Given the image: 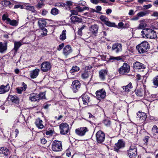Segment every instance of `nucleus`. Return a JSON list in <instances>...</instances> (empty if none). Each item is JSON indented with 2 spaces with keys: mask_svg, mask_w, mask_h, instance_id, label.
Returning a JSON list of instances; mask_svg holds the SVG:
<instances>
[{
  "mask_svg": "<svg viewBox=\"0 0 158 158\" xmlns=\"http://www.w3.org/2000/svg\"><path fill=\"white\" fill-rule=\"evenodd\" d=\"M149 44L146 41L142 42L136 47V49L140 53H143L147 52V50L149 49Z\"/></svg>",
  "mask_w": 158,
  "mask_h": 158,
  "instance_id": "nucleus-1",
  "label": "nucleus"
},
{
  "mask_svg": "<svg viewBox=\"0 0 158 158\" xmlns=\"http://www.w3.org/2000/svg\"><path fill=\"white\" fill-rule=\"evenodd\" d=\"M60 132L61 134H67L69 130V125L66 123H62L59 125Z\"/></svg>",
  "mask_w": 158,
  "mask_h": 158,
  "instance_id": "nucleus-2",
  "label": "nucleus"
},
{
  "mask_svg": "<svg viewBox=\"0 0 158 158\" xmlns=\"http://www.w3.org/2000/svg\"><path fill=\"white\" fill-rule=\"evenodd\" d=\"M130 70V66L127 63H124L123 65L118 70L119 73L122 75L128 73Z\"/></svg>",
  "mask_w": 158,
  "mask_h": 158,
  "instance_id": "nucleus-3",
  "label": "nucleus"
},
{
  "mask_svg": "<svg viewBox=\"0 0 158 158\" xmlns=\"http://www.w3.org/2000/svg\"><path fill=\"white\" fill-rule=\"evenodd\" d=\"M62 149V146L61 141L57 140L53 141L52 144V149L54 151H60Z\"/></svg>",
  "mask_w": 158,
  "mask_h": 158,
  "instance_id": "nucleus-4",
  "label": "nucleus"
},
{
  "mask_svg": "<svg viewBox=\"0 0 158 158\" xmlns=\"http://www.w3.org/2000/svg\"><path fill=\"white\" fill-rule=\"evenodd\" d=\"M96 140L99 143H101L104 142L105 136L104 133L102 131H99L96 134Z\"/></svg>",
  "mask_w": 158,
  "mask_h": 158,
  "instance_id": "nucleus-5",
  "label": "nucleus"
},
{
  "mask_svg": "<svg viewBox=\"0 0 158 158\" xmlns=\"http://www.w3.org/2000/svg\"><path fill=\"white\" fill-rule=\"evenodd\" d=\"M137 149L134 146L131 145L129 150L128 151V154L131 158H134L137 154Z\"/></svg>",
  "mask_w": 158,
  "mask_h": 158,
  "instance_id": "nucleus-6",
  "label": "nucleus"
},
{
  "mask_svg": "<svg viewBox=\"0 0 158 158\" xmlns=\"http://www.w3.org/2000/svg\"><path fill=\"white\" fill-rule=\"evenodd\" d=\"M51 65L49 62L45 61L43 62L41 65V69L44 72H47L49 70Z\"/></svg>",
  "mask_w": 158,
  "mask_h": 158,
  "instance_id": "nucleus-7",
  "label": "nucleus"
},
{
  "mask_svg": "<svg viewBox=\"0 0 158 158\" xmlns=\"http://www.w3.org/2000/svg\"><path fill=\"white\" fill-rule=\"evenodd\" d=\"M101 20L105 24L108 26L115 27V24L114 23H111L109 21L108 19L105 16L102 15L100 17Z\"/></svg>",
  "mask_w": 158,
  "mask_h": 158,
  "instance_id": "nucleus-8",
  "label": "nucleus"
},
{
  "mask_svg": "<svg viewBox=\"0 0 158 158\" xmlns=\"http://www.w3.org/2000/svg\"><path fill=\"white\" fill-rule=\"evenodd\" d=\"M88 131L87 128L85 127L78 128L75 130L76 134L81 136L84 135Z\"/></svg>",
  "mask_w": 158,
  "mask_h": 158,
  "instance_id": "nucleus-9",
  "label": "nucleus"
},
{
  "mask_svg": "<svg viewBox=\"0 0 158 158\" xmlns=\"http://www.w3.org/2000/svg\"><path fill=\"white\" fill-rule=\"evenodd\" d=\"M104 59L106 60H109L110 61L113 62L114 60H121V58L120 56L117 57H114L112 56H110L108 54L107 55L103 56Z\"/></svg>",
  "mask_w": 158,
  "mask_h": 158,
  "instance_id": "nucleus-10",
  "label": "nucleus"
},
{
  "mask_svg": "<svg viewBox=\"0 0 158 158\" xmlns=\"http://www.w3.org/2000/svg\"><path fill=\"white\" fill-rule=\"evenodd\" d=\"M112 50L118 53L122 51V46L120 44L115 43L113 44L112 47Z\"/></svg>",
  "mask_w": 158,
  "mask_h": 158,
  "instance_id": "nucleus-11",
  "label": "nucleus"
},
{
  "mask_svg": "<svg viewBox=\"0 0 158 158\" xmlns=\"http://www.w3.org/2000/svg\"><path fill=\"white\" fill-rule=\"evenodd\" d=\"M147 38L150 39H155L157 37L156 31L151 29H148Z\"/></svg>",
  "mask_w": 158,
  "mask_h": 158,
  "instance_id": "nucleus-12",
  "label": "nucleus"
},
{
  "mask_svg": "<svg viewBox=\"0 0 158 158\" xmlns=\"http://www.w3.org/2000/svg\"><path fill=\"white\" fill-rule=\"evenodd\" d=\"M125 146V143L122 140H119L118 142L116 143L114 146V149L118 151L119 149L123 148Z\"/></svg>",
  "mask_w": 158,
  "mask_h": 158,
  "instance_id": "nucleus-13",
  "label": "nucleus"
},
{
  "mask_svg": "<svg viewBox=\"0 0 158 158\" xmlns=\"http://www.w3.org/2000/svg\"><path fill=\"white\" fill-rule=\"evenodd\" d=\"M80 83L78 80H76L73 82L72 86L73 92L76 93L77 90L80 87Z\"/></svg>",
  "mask_w": 158,
  "mask_h": 158,
  "instance_id": "nucleus-14",
  "label": "nucleus"
},
{
  "mask_svg": "<svg viewBox=\"0 0 158 158\" xmlns=\"http://www.w3.org/2000/svg\"><path fill=\"white\" fill-rule=\"evenodd\" d=\"M90 94L87 93H85L82 96V100L83 104L86 105L89 102Z\"/></svg>",
  "mask_w": 158,
  "mask_h": 158,
  "instance_id": "nucleus-15",
  "label": "nucleus"
},
{
  "mask_svg": "<svg viewBox=\"0 0 158 158\" xmlns=\"http://www.w3.org/2000/svg\"><path fill=\"white\" fill-rule=\"evenodd\" d=\"M71 47L68 45L66 46L63 49V53L66 56H67L72 52Z\"/></svg>",
  "mask_w": 158,
  "mask_h": 158,
  "instance_id": "nucleus-16",
  "label": "nucleus"
},
{
  "mask_svg": "<svg viewBox=\"0 0 158 158\" xmlns=\"http://www.w3.org/2000/svg\"><path fill=\"white\" fill-rule=\"evenodd\" d=\"M10 88L9 84L6 85H2L0 86V94H2L8 92Z\"/></svg>",
  "mask_w": 158,
  "mask_h": 158,
  "instance_id": "nucleus-17",
  "label": "nucleus"
},
{
  "mask_svg": "<svg viewBox=\"0 0 158 158\" xmlns=\"http://www.w3.org/2000/svg\"><path fill=\"white\" fill-rule=\"evenodd\" d=\"M96 94L98 98H103L106 95V93L104 89H102L97 91Z\"/></svg>",
  "mask_w": 158,
  "mask_h": 158,
  "instance_id": "nucleus-18",
  "label": "nucleus"
},
{
  "mask_svg": "<svg viewBox=\"0 0 158 158\" xmlns=\"http://www.w3.org/2000/svg\"><path fill=\"white\" fill-rule=\"evenodd\" d=\"M29 100L31 102L38 101L40 100L38 94L34 93L31 94L29 96Z\"/></svg>",
  "mask_w": 158,
  "mask_h": 158,
  "instance_id": "nucleus-19",
  "label": "nucleus"
},
{
  "mask_svg": "<svg viewBox=\"0 0 158 158\" xmlns=\"http://www.w3.org/2000/svg\"><path fill=\"white\" fill-rule=\"evenodd\" d=\"M98 26L94 24L91 26L89 28V30L92 33L95 35H96L98 33Z\"/></svg>",
  "mask_w": 158,
  "mask_h": 158,
  "instance_id": "nucleus-20",
  "label": "nucleus"
},
{
  "mask_svg": "<svg viewBox=\"0 0 158 158\" xmlns=\"http://www.w3.org/2000/svg\"><path fill=\"white\" fill-rule=\"evenodd\" d=\"M40 69H36L30 71V76L31 78H36L40 72Z\"/></svg>",
  "mask_w": 158,
  "mask_h": 158,
  "instance_id": "nucleus-21",
  "label": "nucleus"
},
{
  "mask_svg": "<svg viewBox=\"0 0 158 158\" xmlns=\"http://www.w3.org/2000/svg\"><path fill=\"white\" fill-rule=\"evenodd\" d=\"M134 68L136 69H145V66L143 64L138 62H136L133 64Z\"/></svg>",
  "mask_w": 158,
  "mask_h": 158,
  "instance_id": "nucleus-22",
  "label": "nucleus"
},
{
  "mask_svg": "<svg viewBox=\"0 0 158 158\" xmlns=\"http://www.w3.org/2000/svg\"><path fill=\"white\" fill-rule=\"evenodd\" d=\"M137 118L142 121H144L147 118L146 114L144 112H139L137 114Z\"/></svg>",
  "mask_w": 158,
  "mask_h": 158,
  "instance_id": "nucleus-23",
  "label": "nucleus"
},
{
  "mask_svg": "<svg viewBox=\"0 0 158 158\" xmlns=\"http://www.w3.org/2000/svg\"><path fill=\"white\" fill-rule=\"evenodd\" d=\"M107 74V71L105 69H102L99 72V77L100 79L104 81L105 79V76Z\"/></svg>",
  "mask_w": 158,
  "mask_h": 158,
  "instance_id": "nucleus-24",
  "label": "nucleus"
},
{
  "mask_svg": "<svg viewBox=\"0 0 158 158\" xmlns=\"http://www.w3.org/2000/svg\"><path fill=\"white\" fill-rule=\"evenodd\" d=\"M7 49V43H3L0 42V52L2 53L6 51Z\"/></svg>",
  "mask_w": 158,
  "mask_h": 158,
  "instance_id": "nucleus-25",
  "label": "nucleus"
},
{
  "mask_svg": "<svg viewBox=\"0 0 158 158\" xmlns=\"http://www.w3.org/2000/svg\"><path fill=\"white\" fill-rule=\"evenodd\" d=\"M42 122L43 121L42 120L38 118L36 119L35 123L38 128L40 129H42L44 127V126L42 123Z\"/></svg>",
  "mask_w": 158,
  "mask_h": 158,
  "instance_id": "nucleus-26",
  "label": "nucleus"
},
{
  "mask_svg": "<svg viewBox=\"0 0 158 158\" xmlns=\"http://www.w3.org/2000/svg\"><path fill=\"white\" fill-rule=\"evenodd\" d=\"M145 93L144 90L143 89L140 88L139 89L135 91L136 94L138 97H143Z\"/></svg>",
  "mask_w": 158,
  "mask_h": 158,
  "instance_id": "nucleus-27",
  "label": "nucleus"
},
{
  "mask_svg": "<svg viewBox=\"0 0 158 158\" xmlns=\"http://www.w3.org/2000/svg\"><path fill=\"white\" fill-rule=\"evenodd\" d=\"M44 0H38L37 1L38 3L35 6V7L38 9L43 7L44 5Z\"/></svg>",
  "mask_w": 158,
  "mask_h": 158,
  "instance_id": "nucleus-28",
  "label": "nucleus"
},
{
  "mask_svg": "<svg viewBox=\"0 0 158 158\" xmlns=\"http://www.w3.org/2000/svg\"><path fill=\"white\" fill-rule=\"evenodd\" d=\"M8 98L12 102L15 103H19V99L15 96L9 95Z\"/></svg>",
  "mask_w": 158,
  "mask_h": 158,
  "instance_id": "nucleus-29",
  "label": "nucleus"
},
{
  "mask_svg": "<svg viewBox=\"0 0 158 158\" xmlns=\"http://www.w3.org/2000/svg\"><path fill=\"white\" fill-rule=\"evenodd\" d=\"M38 24L40 27H45L47 24L46 21L44 19H40L38 21Z\"/></svg>",
  "mask_w": 158,
  "mask_h": 158,
  "instance_id": "nucleus-30",
  "label": "nucleus"
},
{
  "mask_svg": "<svg viewBox=\"0 0 158 158\" xmlns=\"http://www.w3.org/2000/svg\"><path fill=\"white\" fill-rule=\"evenodd\" d=\"M0 153L4 154L5 156H7L9 153V151L7 148H6L2 147L0 149Z\"/></svg>",
  "mask_w": 158,
  "mask_h": 158,
  "instance_id": "nucleus-31",
  "label": "nucleus"
},
{
  "mask_svg": "<svg viewBox=\"0 0 158 158\" xmlns=\"http://www.w3.org/2000/svg\"><path fill=\"white\" fill-rule=\"evenodd\" d=\"M70 19L71 20V21L73 22H81L82 21V19L81 18L75 16H72L70 18Z\"/></svg>",
  "mask_w": 158,
  "mask_h": 158,
  "instance_id": "nucleus-32",
  "label": "nucleus"
},
{
  "mask_svg": "<svg viewBox=\"0 0 158 158\" xmlns=\"http://www.w3.org/2000/svg\"><path fill=\"white\" fill-rule=\"evenodd\" d=\"M14 44V47L13 50L15 51V52H16L19 48L22 45V44L20 42H15Z\"/></svg>",
  "mask_w": 158,
  "mask_h": 158,
  "instance_id": "nucleus-33",
  "label": "nucleus"
},
{
  "mask_svg": "<svg viewBox=\"0 0 158 158\" xmlns=\"http://www.w3.org/2000/svg\"><path fill=\"white\" fill-rule=\"evenodd\" d=\"M150 12V11L149 10H147L144 11H141L138 13L137 14V15L139 17H143L149 14Z\"/></svg>",
  "mask_w": 158,
  "mask_h": 158,
  "instance_id": "nucleus-34",
  "label": "nucleus"
},
{
  "mask_svg": "<svg viewBox=\"0 0 158 158\" xmlns=\"http://www.w3.org/2000/svg\"><path fill=\"white\" fill-rule=\"evenodd\" d=\"M122 88L125 91L129 92L132 88V85L131 83L130 82L128 85L123 86Z\"/></svg>",
  "mask_w": 158,
  "mask_h": 158,
  "instance_id": "nucleus-35",
  "label": "nucleus"
},
{
  "mask_svg": "<svg viewBox=\"0 0 158 158\" xmlns=\"http://www.w3.org/2000/svg\"><path fill=\"white\" fill-rule=\"evenodd\" d=\"M7 23L11 25L16 26L18 24V22L15 20H11L10 19H7Z\"/></svg>",
  "mask_w": 158,
  "mask_h": 158,
  "instance_id": "nucleus-36",
  "label": "nucleus"
},
{
  "mask_svg": "<svg viewBox=\"0 0 158 158\" xmlns=\"http://www.w3.org/2000/svg\"><path fill=\"white\" fill-rule=\"evenodd\" d=\"M66 31L65 30H63L62 33L60 35V39L61 40H64L66 39Z\"/></svg>",
  "mask_w": 158,
  "mask_h": 158,
  "instance_id": "nucleus-37",
  "label": "nucleus"
},
{
  "mask_svg": "<svg viewBox=\"0 0 158 158\" xmlns=\"http://www.w3.org/2000/svg\"><path fill=\"white\" fill-rule=\"evenodd\" d=\"M0 4L4 6H7L11 5V3L8 0L2 1L0 2Z\"/></svg>",
  "mask_w": 158,
  "mask_h": 158,
  "instance_id": "nucleus-38",
  "label": "nucleus"
},
{
  "mask_svg": "<svg viewBox=\"0 0 158 158\" xmlns=\"http://www.w3.org/2000/svg\"><path fill=\"white\" fill-rule=\"evenodd\" d=\"M89 71L85 70L84 72L81 75V77L83 79L87 78L89 76Z\"/></svg>",
  "mask_w": 158,
  "mask_h": 158,
  "instance_id": "nucleus-39",
  "label": "nucleus"
},
{
  "mask_svg": "<svg viewBox=\"0 0 158 158\" xmlns=\"http://www.w3.org/2000/svg\"><path fill=\"white\" fill-rule=\"evenodd\" d=\"M153 83L154 87L156 88L158 87V76H156L154 78Z\"/></svg>",
  "mask_w": 158,
  "mask_h": 158,
  "instance_id": "nucleus-40",
  "label": "nucleus"
},
{
  "mask_svg": "<svg viewBox=\"0 0 158 158\" xmlns=\"http://www.w3.org/2000/svg\"><path fill=\"white\" fill-rule=\"evenodd\" d=\"M59 12V10L56 8H53L51 10V13L53 15H57Z\"/></svg>",
  "mask_w": 158,
  "mask_h": 158,
  "instance_id": "nucleus-41",
  "label": "nucleus"
},
{
  "mask_svg": "<svg viewBox=\"0 0 158 158\" xmlns=\"http://www.w3.org/2000/svg\"><path fill=\"white\" fill-rule=\"evenodd\" d=\"M80 69L79 67L77 66H74L72 67V69L70 70L71 73H73L75 72L78 71Z\"/></svg>",
  "mask_w": 158,
  "mask_h": 158,
  "instance_id": "nucleus-42",
  "label": "nucleus"
},
{
  "mask_svg": "<svg viewBox=\"0 0 158 158\" xmlns=\"http://www.w3.org/2000/svg\"><path fill=\"white\" fill-rule=\"evenodd\" d=\"M25 9L27 10H29L31 11L32 12H35V10L34 7L33 6H26Z\"/></svg>",
  "mask_w": 158,
  "mask_h": 158,
  "instance_id": "nucleus-43",
  "label": "nucleus"
},
{
  "mask_svg": "<svg viewBox=\"0 0 158 158\" xmlns=\"http://www.w3.org/2000/svg\"><path fill=\"white\" fill-rule=\"evenodd\" d=\"M66 5V4L62 2H58L55 3L54 4L55 6L61 7H64Z\"/></svg>",
  "mask_w": 158,
  "mask_h": 158,
  "instance_id": "nucleus-44",
  "label": "nucleus"
},
{
  "mask_svg": "<svg viewBox=\"0 0 158 158\" xmlns=\"http://www.w3.org/2000/svg\"><path fill=\"white\" fill-rule=\"evenodd\" d=\"M152 131L154 135H155L156 133H158V128L156 125H154L153 126Z\"/></svg>",
  "mask_w": 158,
  "mask_h": 158,
  "instance_id": "nucleus-45",
  "label": "nucleus"
},
{
  "mask_svg": "<svg viewBox=\"0 0 158 158\" xmlns=\"http://www.w3.org/2000/svg\"><path fill=\"white\" fill-rule=\"evenodd\" d=\"M40 100V99H43L45 98V92L40 93L38 94Z\"/></svg>",
  "mask_w": 158,
  "mask_h": 158,
  "instance_id": "nucleus-46",
  "label": "nucleus"
},
{
  "mask_svg": "<svg viewBox=\"0 0 158 158\" xmlns=\"http://www.w3.org/2000/svg\"><path fill=\"white\" fill-rule=\"evenodd\" d=\"M16 90L17 93L19 94H21L22 93V91H23V88H22V87H20L16 88Z\"/></svg>",
  "mask_w": 158,
  "mask_h": 158,
  "instance_id": "nucleus-47",
  "label": "nucleus"
},
{
  "mask_svg": "<svg viewBox=\"0 0 158 158\" xmlns=\"http://www.w3.org/2000/svg\"><path fill=\"white\" fill-rule=\"evenodd\" d=\"M47 30L45 28H44L42 30V33H41V35L46 36L47 35Z\"/></svg>",
  "mask_w": 158,
  "mask_h": 158,
  "instance_id": "nucleus-48",
  "label": "nucleus"
},
{
  "mask_svg": "<svg viewBox=\"0 0 158 158\" xmlns=\"http://www.w3.org/2000/svg\"><path fill=\"white\" fill-rule=\"evenodd\" d=\"M104 123L107 126H109L111 124V122L109 120H106L104 121Z\"/></svg>",
  "mask_w": 158,
  "mask_h": 158,
  "instance_id": "nucleus-49",
  "label": "nucleus"
},
{
  "mask_svg": "<svg viewBox=\"0 0 158 158\" xmlns=\"http://www.w3.org/2000/svg\"><path fill=\"white\" fill-rule=\"evenodd\" d=\"M148 29H144L141 31L142 35H144L146 37H147V35L148 32Z\"/></svg>",
  "mask_w": 158,
  "mask_h": 158,
  "instance_id": "nucleus-50",
  "label": "nucleus"
},
{
  "mask_svg": "<svg viewBox=\"0 0 158 158\" xmlns=\"http://www.w3.org/2000/svg\"><path fill=\"white\" fill-rule=\"evenodd\" d=\"M64 46V43H62L61 44L59 45L58 47L57 48V50L58 51H60L62 48Z\"/></svg>",
  "mask_w": 158,
  "mask_h": 158,
  "instance_id": "nucleus-51",
  "label": "nucleus"
},
{
  "mask_svg": "<svg viewBox=\"0 0 158 158\" xmlns=\"http://www.w3.org/2000/svg\"><path fill=\"white\" fill-rule=\"evenodd\" d=\"M20 8L21 9H23V6L22 5H15L14 7V8L15 9L18 8Z\"/></svg>",
  "mask_w": 158,
  "mask_h": 158,
  "instance_id": "nucleus-52",
  "label": "nucleus"
},
{
  "mask_svg": "<svg viewBox=\"0 0 158 158\" xmlns=\"http://www.w3.org/2000/svg\"><path fill=\"white\" fill-rule=\"evenodd\" d=\"M118 26L120 28H125V26H124V24L122 22H120V23H118Z\"/></svg>",
  "mask_w": 158,
  "mask_h": 158,
  "instance_id": "nucleus-53",
  "label": "nucleus"
},
{
  "mask_svg": "<svg viewBox=\"0 0 158 158\" xmlns=\"http://www.w3.org/2000/svg\"><path fill=\"white\" fill-rule=\"evenodd\" d=\"M76 8L79 12H81L83 11V8L79 6H77Z\"/></svg>",
  "mask_w": 158,
  "mask_h": 158,
  "instance_id": "nucleus-54",
  "label": "nucleus"
},
{
  "mask_svg": "<svg viewBox=\"0 0 158 158\" xmlns=\"http://www.w3.org/2000/svg\"><path fill=\"white\" fill-rule=\"evenodd\" d=\"M47 142L46 140L44 138L41 139V143L43 144H45Z\"/></svg>",
  "mask_w": 158,
  "mask_h": 158,
  "instance_id": "nucleus-55",
  "label": "nucleus"
},
{
  "mask_svg": "<svg viewBox=\"0 0 158 158\" xmlns=\"http://www.w3.org/2000/svg\"><path fill=\"white\" fill-rule=\"evenodd\" d=\"M152 6V5L151 4H148L147 5H144L143 7L144 9H148L150 8Z\"/></svg>",
  "mask_w": 158,
  "mask_h": 158,
  "instance_id": "nucleus-56",
  "label": "nucleus"
},
{
  "mask_svg": "<svg viewBox=\"0 0 158 158\" xmlns=\"http://www.w3.org/2000/svg\"><path fill=\"white\" fill-rule=\"evenodd\" d=\"M99 0H91V2L93 4H97L99 2Z\"/></svg>",
  "mask_w": 158,
  "mask_h": 158,
  "instance_id": "nucleus-57",
  "label": "nucleus"
},
{
  "mask_svg": "<svg viewBox=\"0 0 158 158\" xmlns=\"http://www.w3.org/2000/svg\"><path fill=\"white\" fill-rule=\"evenodd\" d=\"M71 11V15L70 16L72 15H77L78 13L75 10H72Z\"/></svg>",
  "mask_w": 158,
  "mask_h": 158,
  "instance_id": "nucleus-58",
  "label": "nucleus"
},
{
  "mask_svg": "<svg viewBox=\"0 0 158 158\" xmlns=\"http://www.w3.org/2000/svg\"><path fill=\"white\" fill-rule=\"evenodd\" d=\"M92 67L91 66H86L85 67V70L89 71L90 72V69H91Z\"/></svg>",
  "mask_w": 158,
  "mask_h": 158,
  "instance_id": "nucleus-59",
  "label": "nucleus"
},
{
  "mask_svg": "<svg viewBox=\"0 0 158 158\" xmlns=\"http://www.w3.org/2000/svg\"><path fill=\"white\" fill-rule=\"evenodd\" d=\"M8 19L9 18H7L5 15L4 14L3 15L2 17V19L3 20L5 21V20H6V21L7 22V19Z\"/></svg>",
  "mask_w": 158,
  "mask_h": 158,
  "instance_id": "nucleus-60",
  "label": "nucleus"
},
{
  "mask_svg": "<svg viewBox=\"0 0 158 158\" xmlns=\"http://www.w3.org/2000/svg\"><path fill=\"white\" fill-rule=\"evenodd\" d=\"M53 133V131L52 130H51L49 131H47L46 133L47 135H51Z\"/></svg>",
  "mask_w": 158,
  "mask_h": 158,
  "instance_id": "nucleus-61",
  "label": "nucleus"
},
{
  "mask_svg": "<svg viewBox=\"0 0 158 158\" xmlns=\"http://www.w3.org/2000/svg\"><path fill=\"white\" fill-rule=\"evenodd\" d=\"M48 11L45 10V9H44L43 10L42 15H45L48 13Z\"/></svg>",
  "mask_w": 158,
  "mask_h": 158,
  "instance_id": "nucleus-62",
  "label": "nucleus"
},
{
  "mask_svg": "<svg viewBox=\"0 0 158 158\" xmlns=\"http://www.w3.org/2000/svg\"><path fill=\"white\" fill-rule=\"evenodd\" d=\"M66 4L68 6H72L73 4V2L71 1H67L66 2Z\"/></svg>",
  "mask_w": 158,
  "mask_h": 158,
  "instance_id": "nucleus-63",
  "label": "nucleus"
},
{
  "mask_svg": "<svg viewBox=\"0 0 158 158\" xmlns=\"http://www.w3.org/2000/svg\"><path fill=\"white\" fill-rule=\"evenodd\" d=\"M152 16H155V17H158V12L156 11H155L153 12V14L152 15Z\"/></svg>",
  "mask_w": 158,
  "mask_h": 158,
  "instance_id": "nucleus-64",
  "label": "nucleus"
}]
</instances>
